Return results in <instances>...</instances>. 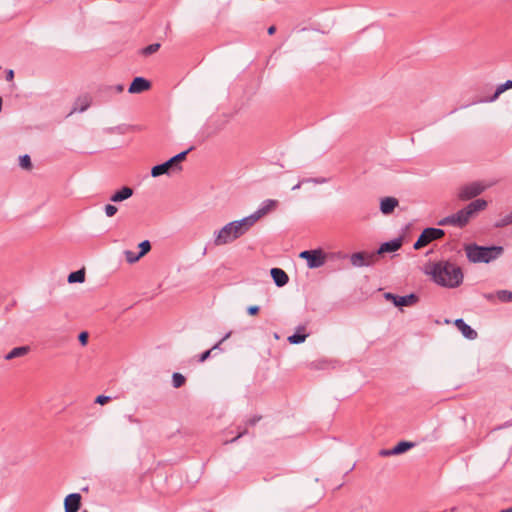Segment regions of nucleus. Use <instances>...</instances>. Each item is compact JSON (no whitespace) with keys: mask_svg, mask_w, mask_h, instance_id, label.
Masks as SVG:
<instances>
[{"mask_svg":"<svg viewBox=\"0 0 512 512\" xmlns=\"http://www.w3.org/2000/svg\"><path fill=\"white\" fill-rule=\"evenodd\" d=\"M435 283L442 287L456 288L463 282L462 269L455 263L439 261L432 264L428 272Z\"/></svg>","mask_w":512,"mask_h":512,"instance_id":"nucleus-1","label":"nucleus"},{"mask_svg":"<svg viewBox=\"0 0 512 512\" xmlns=\"http://www.w3.org/2000/svg\"><path fill=\"white\" fill-rule=\"evenodd\" d=\"M252 228L246 217L226 223L213 232L212 243L215 247L234 243L248 233Z\"/></svg>","mask_w":512,"mask_h":512,"instance_id":"nucleus-2","label":"nucleus"},{"mask_svg":"<svg viewBox=\"0 0 512 512\" xmlns=\"http://www.w3.org/2000/svg\"><path fill=\"white\" fill-rule=\"evenodd\" d=\"M467 259L471 263H490L499 258L504 249L502 246H479L475 243L464 246Z\"/></svg>","mask_w":512,"mask_h":512,"instance_id":"nucleus-3","label":"nucleus"},{"mask_svg":"<svg viewBox=\"0 0 512 512\" xmlns=\"http://www.w3.org/2000/svg\"><path fill=\"white\" fill-rule=\"evenodd\" d=\"M193 150V147L178 153L164 163L158 164L151 169V175L153 177H159L164 174H171L174 172H180L182 170L181 162L186 159L187 154Z\"/></svg>","mask_w":512,"mask_h":512,"instance_id":"nucleus-4","label":"nucleus"},{"mask_svg":"<svg viewBox=\"0 0 512 512\" xmlns=\"http://www.w3.org/2000/svg\"><path fill=\"white\" fill-rule=\"evenodd\" d=\"M299 257L307 261L310 269L322 267L326 262V254L321 249L302 251Z\"/></svg>","mask_w":512,"mask_h":512,"instance_id":"nucleus-5","label":"nucleus"},{"mask_svg":"<svg viewBox=\"0 0 512 512\" xmlns=\"http://www.w3.org/2000/svg\"><path fill=\"white\" fill-rule=\"evenodd\" d=\"M486 188L481 182H472L461 186L457 196L461 201H467L480 195Z\"/></svg>","mask_w":512,"mask_h":512,"instance_id":"nucleus-6","label":"nucleus"},{"mask_svg":"<svg viewBox=\"0 0 512 512\" xmlns=\"http://www.w3.org/2000/svg\"><path fill=\"white\" fill-rule=\"evenodd\" d=\"M278 201L273 199H267L262 202L261 206L249 216H246L247 220L253 227L258 220L268 214L270 211L276 208Z\"/></svg>","mask_w":512,"mask_h":512,"instance_id":"nucleus-7","label":"nucleus"},{"mask_svg":"<svg viewBox=\"0 0 512 512\" xmlns=\"http://www.w3.org/2000/svg\"><path fill=\"white\" fill-rule=\"evenodd\" d=\"M377 261L375 252H356L350 256V262L354 267L372 266Z\"/></svg>","mask_w":512,"mask_h":512,"instance_id":"nucleus-8","label":"nucleus"},{"mask_svg":"<svg viewBox=\"0 0 512 512\" xmlns=\"http://www.w3.org/2000/svg\"><path fill=\"white\" fill-rule=\"evenodd\" d=\"M467 224H468L467 217H466L463 209L459 210L458 212H456L452 215L446 216V217L442 218L440 221H438V225H440V226L450 225V226H454V227H458V228H463Z\"/></svg>","mask_w":512,"mask_h":512,"instance_id":"nucleus-9","label":"nucleus"},{"mask_svg":"<svg viewBox=\"0 0 512 512\" xmlns=\"http://www.w3.org/2000/svg\"><path fill=\"white\" fill-rule=\"evenodd\" d=\"M385 299L391 301L395 306H412L418 301V297L411 293L405 296H398L393 293L387 292L384 294Z\"/></svg>","mask_w":512,"mask_h":512,"instance_id":"nucleus-10","label":"nucleus"},{"mask_svg":"<svg viewBox=\"0 0 512 512\" xmlns=\"http://www.w3.org/2000/svg\"><path fill=\"white\" fill-rule=\"evenodd\" d=\"M487 205L488 203L486 200L476 199L465 206L463 210L467 217V222L469 223L470 219L474 217L478 212L485 210Z\"/></svg>","mask_w":512,"mask_h":512,"instance_id":"nucleus-11","label":"nucleus"},{"mask_svg":"<svg viewBox=\"0 0 512 512\" xmlns=\"http://www.w3.org/2000/svg\"><path fill=\"white\" fill-rule=\"evenodd\" d=\"M403 239L402 237L395 238L393 240H390L388 242H384L380 245L378 250L375 252L377 253V257L381 254L388 253V252H395L399 250L402 246Z\"/></svg>","mask_w":512,"mask_h":512,"instance_id":"nucleus-12","label":"nucleus"},{"mask_svg":"<svg viewBox=\"0 0 512 512\" xmlns=\"http://www.w3.org/2000/svg\"><path fill=\"white\" fill-rule=\"evenodd\" d=\"M81 504V495L79 493H71L64 500L65 512H77Z\"/></svg>","mask_w":512,"mask_h":512,"instance_id":"nucleus-13","label":"nucleus"},{"mask_svg":"<svg viewBox=\"0 0 512 512\" xmlns=\"http://www.w3.org/2000/svg\"><path fill=\"white\" fill-rule=\"evenodd\" d=\"M414 446V443L407 442V441H401L397 445H395L392 449H383L380 451L381 456H391V455H398L406 452L410 448Z\"/></svg>","mask_w":512,"mask_h":512,"instance_id":"nucleus-14","label":"nucleus"},{"mask_svg":"<svg viewBox=\"0 0 512 512\" xmlns=\"http://www.w3.org/2000/svg\"><path fill=\"white\" fill-rule=\"evenodd\" d=\"M150 82L143 77H136L128 88V92L131 94L142 93L150 88Z\"/></svg>","mask_w":512,"mask_h":512,"instance_id":"nucleus-15","label":"nucleus"},{"mask_svg":"<svg viewBox=\"0 0 512 512\" xmlns=\"http://www.w3.org/2000/svg\"><path fill=\"white\" fill-rule=\"evenodd\" d=\"M91 102H92V98L89 94H83L81 96H79L75 102H74V106L70 112V114H73L75 112H84L86 111L90 105H91Z\"/></svg>","mask_w":512,"mask_h":512,"instance_id":"nucleus-16","label":"nucleus"},{"mask_svg":"<svg viewBox=\"0 0 512 512\" xmlns=\"http://www.w3.org/2000/svg\"><path fill=\"white\" fill-rule=\"evenodd\" d=\"M454 324L465 338L469 340H474L477 338V332L472 329L463 319H456Z\"/></svg>","mask_w":512,"mask_h":512,"instance_id":"nucleus-17","label":"nucleus"},{"mask_svg":"<svg viewBox=\"0 0 512 512\" xmlns=\"http://www.w3.org/2000/svg\"><path fill=\"white\" fill-rule=\"evenodd\" d=\"M399 202L394 197H385L380 201V211L384 215H388L394 211V209L398 206Z\"/></svg>","mask_w":512,"mask_h":512,"instance_id":"nucleus-18","label":"nucleus"},{"mask_svg":"<svg viewBox=\"0 0 512 512\" xmlns=\"http://www.w3.org/2000/svg\"><path fill=\"white\" fill-rule=\"evenodd\" d=\"M270 273L274 283L278 287L286 285L289 281V277L286 272L280 268H272Z\"/></svg>","mask_w":512,"mask_h":512,"instance_id":"nucleus-19","label":"nucleus"},{"mask_svg":"<svg viewBox=\"0 0 512 512\" xmlns=\"http://www.w3.org/2000/svg\"><path fill=\"white\" fill-rule=\"evenodd\" d=\"M422 234L426 238V240L430 243L434 240H438V239L442 238L445 235V232H444V230H442L440 228L429 227V228H425L422 231Z\"/></svg>","mask_w":512,"mask_h":512,"instance_id":"nucleus-20","label":"nucleus"},{"mask_svg":"<svg viewBox=\"0 0 512 512\" xmlns=\"http://www.w3.org/2000/svg\"><path fill=\"white\" fill-rule=\"evenodd\" d=\"M132 195H133V189L128 186H124L119 191L115 192L110 197V200L112 202H122V201L130 198Z\"/></svg>","mask_w":512,"mask_h":512,"instance_id":"nucleus-21","label":"nucleus"},{"mask_svg":"<svg viewBox=\"0 0 512 512\" xmlns=\"http://www.w3.org/2000/svg\"><path fill=\"white\" fill-rule=\"evenodd\" d=\"M29 346H19L13 348L8 354L5 355L6 360H12L14 358L25 356L29 353Z\"/></svg>","mask_w":512,"mask_h":512,"instance_id":"nucleus-22","label":"nucleus"},{"mask_svg":"<svg viewBox=\"0 0 512 512\" xmlns=\"http://www.w3.org/2000/svg\"><path fill=\"white\" fill-rule=\"evenodd\" d=\"M305 331V327L304 326H299L298 329H297V332L294 333L293 335H290L288 337V342L290 344H300V343H303L306 338H307V334L304 333Z\"/></svg>","mask_w":512,"mask_h":512,"instance_id":"nucleus-23","label":"nucleus"},{"mask_svg":"<svg viewBox=\"0 0 512 512\" xmlns=\"http://www.w3.org/2000/svg\"><path fill=\"white\" fill-rule=\"evenodd\" d=\"M231 336V332H228L218 343H216L211 349L203 352L200 356H199V362H204L206 361L210 355H211V352L213 350H216L220 347V345L225 341L227 340L229 337Z\"/></svg>","mask_w":512,"mask_h":512,"instance_id":"nucleus-24","label":"nucleus"},{"mask_svg":"<svg viewBox=\"0 0 512 512\" xmlns=\"http://www.w3.org/2000/svg\"><path fill=\"white\" fill-rule=\"evenodd\" d=\"M512 88V80H507L505 83L497 86L495 93L490 97L488 101H495L503 92Z\"/></svg>","mask_w":512,"mask_h":512,"instance_id":"nucleus-25","label":"nucleus"},{"mask_svg":"<svg viewBox=\"0 0 512 512\" xmlns=\"http://www.w3.org/2000/svg\"><path fill=\"white\" fill-rule=\"evenodd\" d=\"M85 281V270L80 269L72 272L68 276L69 283H83Z\"/></svg>","mask_w":512,"mask_h":512,"instance_id":"nucleus-26","label":"nucleus"},{"mask_svg":"<svg viewBox=\"0 0 512 512\" xmlns=\"http://www.w3.org/2000/svg\"><path fill=\"white\" fill-rule=\"evenodd\" d=\"M511 224H512V213L510 212L509 214L501 217L498 221H496L494 226L496 228H503V227H506Z\"/></svg>","mask_w":512,"mask_h":512,"instance_id":"nucleus-27","label":"nucleus"},{"mask_svg":"<svg viewBox=\"0 0 512 512\" xmlns=\"http://www.w3.org/2000/svg\"><path fill=\"white\" fill-rule=\"evenodd\" d=\"M496 296L501 302L512 301V292L508 290H499L496 292Z\"/></svg>","mask_w":512,"mask_h":512,"instance_id":"nucleus-28","label":"nucleus"},{"mask_svg":"<svg viewBox=\"0 0 512 512\" xmlns=\"http://www.w3.org/2000/svg\"><path fill=\"white\" fill-rule=\"evenodd\" d=\"M185 381H186L185 377L180 373L175 372L172 375V384H173L174 388L181 387L182 385H184Z\"/></svg>","mask_w":512,"mask_h":512,"instance_id":"nucleus-29","label":"nucleus"},{"mask_svg":"<svg viewBox=\"0 0 512 512\" xmlns=\"http://www.w3.org/2000/svg\"><path fill=\"white\" fill-rule=\"evenodd\" d=\"M19 165L23 168V169H26V170H29L31 169L32 167V163H31V159H30V156L25 154L23 156H20L19 158Z\"/></svg>","mask_w":512,"mask_h":512,"instance_id":"nucleus-30","label":"nucleus"},{"mask_svg":"<svg viewBox=\"0 0 512 512\" xmlns=\"http://www.w3.org/2000/svg\"><path fill=\"white\" fill-rule=\"evenodd\" d=\"M126 261L130 264L137 262L142 256H139V253L136 254L133 251L126 250L124 252Z\"/></svg>","mask_w":512,"mask_h":512,"instance_id":"nucleus-31","label":"nucleus"},{"mask_svg":"<svg viewBox=\"0 0 512 512\" xmlns=\"http://www.w3.org/2000/svg\"><path fill=\"white\" fill-rule=\"evenodd\" d=\"M159 48H160L159 43L150 44L142 49V54L146 55V56L151 55V54L157 52Z\"/></svg>","mask_w":512,"mask_h":512,"instance_id":"nucleus-32","label":"nucleus"},{"mask_svg":"<svg viewBox=\"0 0 512 512\" xmlns=\"http://www.w3.org/2000/svg\"><path fill=\"white\" fill-rule=\"evenodd\" d=\"M139 248H140L139 256L143 257L145 254H147L150 251L151 244L148 240H144L139 244Z\"/></svg>","mask_w":512,"mask_h":512,"instance_id":"nucleus-33","label":"nucleus"},{"mask_svg":"<svg viewBox=\"0 0 512 512\" xmlns=\"http://www.w3.org/2000/svg\"><path fill=\"white\" fill-rule=\"evenodd\" d=\"M429 242L426 240V238L421 233L416 242L414 243L413 247L414 249L418 250L423 248L424 246L428 245Z\"/></svg>","mask_w":512,"mask_h":512,"instance_id":"nucleus-34","label":"nucleus"},{"mask_svg":"<svg viewBox=\"0 0 512 512\" xmlns=\"http://www.w3.org/2000/svg\"><path fill=\"white\" fill-rule=\"evenodd\" d=\"M104 211L107 217H113L117 213L118 209L112 204H107L105 205Z\"/></svg>","mask_w":512,"mask_h":512,"instance_id":"nucleus-35","label":"nucleus"},{"mask_svg":"<svg viewBox=\"0 0 512 512\" xmlns=\"http://www.w3.org/2000/svg\"><path fill=\"white\" fill-rule=\"evenodd\" d=\"M88 338H89V334H88V332H86V331H83V332H81V333L78 335V340H79V342H80V344H81L82 346L87 345V343H88Z\"/></svg>","mask_w":512,"mask_h":512,"instance_id":"nucleus-36","label":"nucleus"},{"mask_svg":"<svg viewBox=\"0 0 512 512\" xmlns=\"http://www.w3.org/2000/svg\"><path fill=\"white\" fill-rule=\"evenodd\" d=\"M110 400V397L109 396H105V395H99L97 396V398L95 399V402L100 404V405H104L106 404L108 401Z\"/></svg>","mask_w":512,"mask_h":512,"instance_id":"nucleus-37","label":"nucleus"},{"mask_svg":"<svg viewBox=\"0 0 512 512\" xmlns=\"http://www.w3.org/2000/svg\"><path fill=\"white\" fill-rule=\"evenodd\" d=\"M259 312V307L256 306V305H253V306H249L247 308V313L251 316H254L256 315L257 313Z\"/></svg>","mask_w":512,"mask_h":512,"instance_id":"nucleus-38","label":"nucleus"},{"mask_svg":"<svg viewBox=\"0 0 512 512\" xmlns=\"http://www.w3.org/2000/svg\"><path fill=\"white\" fill-rule=\"evenodd\" d=\"M261 416H254L247 421V425L254 426L258 421H260Z\"/></svg>","mask_w":512,"mask_h":512,"instance_id":"nucleus-39","label":"nucleus"},{"mask_svg":"<svg viewBox=\"0 0 512 512\" xmlns=\"http://www.w3.org/2000/svg\"><path fill=\"white\" fill-rule=\"evenodd\" d=\"M14 79V71L12 69L6 70V80L12 82Z\"/></svg>","mask_w":512,"mask_h":512,"instance_id":"nucleus-40","label":"nucleus"},{"mask_svg":"<svg viewBox=\"0 0 512 512\" xmlns=\"http://www.w3.org/2000/svg\"><path fill=\"white\" fill-rule=\"evenodd\" d=\"M326 182H327V179L323 178V177L313 178V180H312V183H314V184H324Z\"/></svg>","mask_w":512,"mask_h":512,"instance_id":"nucleus-41","label":"nucleus"},{"mask_svg":"<svg viewBox=\"0 0 512 512\" xmlns=\"http://www.w3.org/2000/svg\"><path fill=\"white\" fill-rule=\"evenodd\" d=\"M111 89H114L117 93H121L124 90V86L122 84H117L111 87Z\"/></svg>","mask_w":512,"mask_h":512,"instance_id":"nucleus-42","label":"nucleus"},{"mask_svg":"<svg viewBox=\"0 0 512 512\" xmlns=\"http://www.w3.org/2000/svg\"><path fill=\"white\" fill-rule=\"evenodd\" d=\"M495 297H497V296H496V294H493V293L484 294V298L489 300V301L494 300Z\"/></svg>","mask_w":512,"mask_h":512,"instance_id":"nucleus-43","label":"nucleus"},{"mask_svg":"<svg viewBox=\"0 0 512 512\" xmlns=\"http://www.w3.org/2000/svg\"><path fill=\"white\" fill-rule=\"evenodd\" d=\"M246 432H247V431H246V429H244L243 431L239 432V434H238L235 438H233V439L231 440V442L236 441L237 439H239L240 437H242Z\"/></svg>","mask_w":512,"mask_h":512,"instance_id":"nucleus-44","label":"nucleus"},{"mask_svg":"<svg viewBox=\"0 0 512 512\" xmlns=\"http://www.w3.org/2000/svg\"><path fill=\"white\" fill-rule=\"evenodd\" d=\"M275 31H276L275 26H270V27L268 28V34H270V35L274 34V33H275Z\"/></svg>","mask_w":512,"mask_h":512,"instance_id":"nucleus-45","label":"nucleus"},{"mask_svg":"<svg viewBox=\"0 0 512 512\" xmlns=\"http://www.w3.org/2000/svg\"><path fill=\"white\" fill-rule=\"evenodd\" d=\"M301 185H302V182H301V180H300L296 185H294V186L292 187V190H293V191H295V190L300 189Z\"/></svg>","mask_w":512,"mask_h":512,"instance_id":"nucleus-46","label":"nucleus"},{"mask_svg":"<svg viewBox=\"0 0 512 512\" xmlns=\"http://www.w3.org/2000/svg\"><path fill=\"white\" fill-rule=\"evenodd\" d=\"M312 180H313V178H303V179L301 180V182H302V184H305V183H312Z\"/></svg>","mask_w":512,"mask_h":512,"instance_id":"nucleus-47","label":"nucleus"},{"mask_svg":"<svg viewBox=\"0 0 512 512\" xmlns=\"http://www.w3.org/2000/svg\"><path fill=\"white\" fill-rule=\"evenodd\" d=\"M128 420L132 423H139V421L137 419H134L132 416H129Z\"/></svg>","mask_w":512,"mask_h":512,"instance_id":"nucleus-48","label":"nucleus"},{"mask_svg":"<svg viewBox=\"0 0 512 512\" xmlns=\"http://www.w3.org/2000/svg\"><path fill=\"white\" fill-rule=\"evenodd\" d=\"M500 512H512V507L507 508V509H504V510H502V511H500Z\"/></svg>","mask_w":512,"mask_h":512,"instance_id":"nucleus-49","label":"nucleus"},{"mask_svg":"<svg viewBox=\"0 0 512 512\" xmlns=\"http://www.w3.org/2000/svg\"><path fill=\"white\" fill-rule=\"evenodd\" d=\"M84 512H88V511H84Z\"/></svg>","mask_w":512,"mask_h":512,"instance_id":"nucleus-50","label":"nucleus"}]
</instances>
